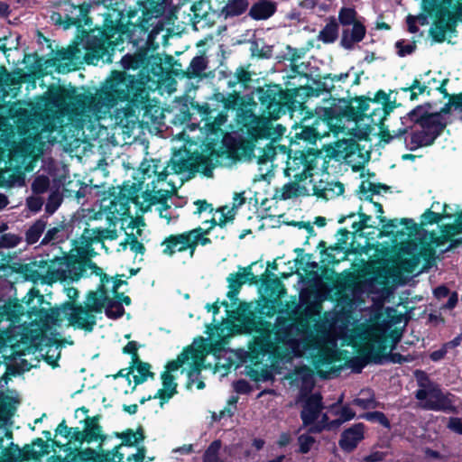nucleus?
Here are the masks:
<instances>
[{"mask_svg":"<svg viewBox=\"0 0 462 462\" xmlns=\"http://www.w3.org/2000/svg\"><path fill=\"white\" fill-rule=\"evenodd\" d=\"M251 80V73L243 68L237 69L234 78L228 81L229 87H235L237 83H241L244 86Z\"/></svg>","mask_w":462,"mask_h":462,"instance_id":"52","label":"nucleus"},{"mask_svg":"<svg viewBox=\"0 0 462 462\" xmlns=\"http://www.w3.org/2000/svg\"><path fill=\"white\" fill-rule=\"evenodd\" d=\"M328 330L324 323L315 322L313 327L308 321L291 323L283 327H275L273 330L261 332L254 337L250 348L252 365L246 367V374L256 383L274 380L275 375L291 379L301 383L304 388L313 384V370L303 364L307 358L320 374L334 371L333 363L323 370L316 367L314 355L310 354L318 333Z\"/></svg>","mask_w":462,"mask_h":462,"instance_id":"3","label":"nucleus"},{"mask_svg":"<svg viewBox=\"0 0 462 462\" xmlns=\"http://www.w3.org/2000/svg\"><path fill=\"white\" fill-rule=\"evenodd\" d=\"M60 10L64 12L67 25H65V29L69 28L71 25H79L80 26L81 22L85 20L87 17V14L88 12V6L84 5H76L74 4L69 3V1H65L60 5Z\"/></svg>","mask_w":462,"mask_h":462,"instance_id":"29","label":"nucleus"},{"mask_svg":"<svg viewBox=\"0 0 462 462\" xmlns=\"http://www.w3.org/2000/svg\"><path fill=\"white\" fill-rule=\"evenodd\" d=\"M138 3L143 8V14L151 15L147 19H143L140 25L134 26L147 32L146 24L149 23L152 29L147 33L146 45L150 48L156 49L159 47L160 42H157L158 36L162 34L161 42H165L168 37V31L164 32L162 18L164 14H173L177 9L182 5L181 0H138Z\"/></svg>","mask_w":462,"mask_h":462,"instance_id":"13","label":"nucleus"},{"mask_svg":"<svg viewBox=\"0 0 462 462\" xmlns=\"http://www.w3.org/2000/svg\"><path fill=\"white\" fill-rule=\"evenodd\" d=\"M85 430L80 431L79 428H69L65 421L60 422L56 429L55 440L58 445L67 447L64 450V457L58 456L49 459V462H75L77 452L83 442L100 443L103 440V433L97 417L88 418Z\"/></svg>","mask_w":462,"mask_h":462,"instance_id":"12","label":"nucleus"},{"mask_svg":"<svg viewBox=\"0 0 462 462\" xmlns=\"http://www.w3.org/2000/svg\"><path fill=\"white\" fill-rule=\"evenodd\" d=\"M149 98L143 102L133 104L130 109H120L116 111L115 118L116 123L122 127L133 129L136 125H160L163 123L164 115L158 104H153Z\"/></svg>","mask_w":462,"mask_h":462,"instance_id":"15","label":"nucleus"},{"mask_svg":"<svg viewBox=\"0 0 462 462\" xmlns=\"http://www.w3.org/2000/svg\"><path fill=\"white\" fill-rule=\"evenodd\" d=\"M355 416L356 412L348 405H345L341 408L337 423L340 424L342 422L348 421L354 419Z\"/></svg>","mask_w":462,"mask_h":462,"instance_id":"60","label":"nucleus"},{"mask_svg":"<svg viewBox=\"0 0 462 462\" xmlns=\"http://www.w3.org/2000/svg\"><path fill=\"white\" fill-rule=\"evenodd\" d=\"M143 438L144 437L142 430L133 431L132 430H129L126 432L122 433V443L118 447L121 449L131 447H138V445L143 441ZM143 458L144 451L143 448H137L135 453L127 454V462H143Z\"/></svg>","mask_w":462,"mask_h":462,"instance_id":"28","label":"nucleus"},{"mask_svg":"<svg viewBox=\"0 0 462 462\" xmlns=\"http://www.w3.org/2000/svg\"><path fill=\"white\" fill-rule=\"evenodd\" d=\"M421 225H430L433 223H443L447 222L445 219L441 217V213L438 211H431L430 209L427 210L421 216Z\"/></svg>","mask_w":462,"mask_h":462,"instance_id":"54","label":"nucleus"},{"mask_svg":"<svg viewBox=\"0 0 462 462\" xmlns=\"http://www.w3.org/2000/svg\"><path fill=\"white\" fill-rule=\"evenodd\" d=\"M338 35V25L333 19L328 22L324 28L319 32L318 39L324 43L334 42Z\"/></svg>","mask_w":462,"mask_h":462,"instance_id":"38","label":"nucleus"},{"mask_svg":"<svg viewBox=\"0 0 462 462\" xmlns=\"http://www.w3.org/2000/svg\"><path fill=\"white\" fill-rule=\"evenodd\" d=\"M322 263L332 264L340 262L346 258V253L339 246H330L322 254Z\"/></svg>","mask_w":462,"mask_h":462,"instance_id":"39","label":"nucleus"},{"mask_svg":"<svg viewBox=\"0 0 462 462\" xmlns=\"http://www.w3.org/2000/svg\"><path fill=\"white\" fill-rule=\"evenodd\" d=\"M234 388L236 392L239 393H246L250 390V386L248 383L245 380H238L234 383Z\"/></svg>","mask_w":462,"mask_h":462,"instance_id":"63","label":"nucleus"},{"mask_svg":"<svg viewBox=\"0 0 462 462\" xmlns=\"http://www.w3.org/2000/svg\"><path fill=\"white\" fill-rule=\"evenodd\" d=\"M151 374L150 365L146 363H140L135 371H134L133 377L136 383H141L144 382Z\"/></svg>","mask_w":462,"mask_h":462,"instance_id":"53","label":"nucleus"},{"mask_svg":"<svg viewBox=\"0 0 462 462\" xmlns=\"http://www.w3.org/2000/svg\"><path fill=\"white\" fill-rule=\"evenodd\" d=\"M359 221H353L352 223V229L353 233H357L364 229L365 227L369 226L368 221L371 219V217L365 214H360L358 216Z\"/></svg>","mask_w":462,"mask_h":462,"instance_id":"58","label":"nucleus"},{"mask_svg":"<svg viewBox=\"0 0 462 462\" xmlns=\"http://www.w3.org/2000/svg\"><path fill=\"white\" fill-rule=\"evenodd\" d=\"M220 448L221 442L219 440L213 441L204 454L203 462H223L218 457Z\"/></svg>","mask_w":462,"mask_h":462,"instance_id":"48","label":"nucleus"},{"mask_svg":"<svg viewBox=\"0 0 462 462\" xmlns=\"http://www.w3.org/2000/svg\"><path fill=\"white\" fill-rule=\"evenodd\" d=\"M329 130L328 123L320 118H316L311 125H304L300 134V137L310 143H315L318 138H322L328 134Z\"/></svg>","mask_w":462,"mask_h":462,"instance_id":"31","label":"nucleus"},{"mask_svg":"<svg viewBox=\"0 0 462 462\" xmlns=\"http://www.w3.org/2000/svg\"><path fill=\"white\" fill-rule=\"evenodd\" d=\"M416 392V398L420 406L427 411H453L455 410L452 396L444 393L438 386L434 384L422 385Z\"/></svg>","mask_w":462,"mask_h":462,"instance_id":"22","label":"nucleus"},{"mask_svg":"<svg viewBox=\"0 0 462 462\" xmlns=\"http://www.w3.org/2000/svg\"><path fill=\"white\" fill-rule=\"evenodd\" d=\"M8 447L0 443V462H24L39 460L44 455L50 453V444L42 439H37L32 445H26L23 449L19 448L12 441Z\"/></svg>","mask_w":462,"mask_h":462,"instance_id":"19","label":"nucleus"},{"mask_svg":"<svg viewBox=\"0 0 462 462\" xmlns=\"http://www.w3.org/2000/svg\"><path fill=\"white\" fill-rule=\"evenodd\" d=\"M237 117L253 140L267 139L272 142L265 148L257 149V153L254 152L258 164V173L255 174L254 180L269 181L273 176V162L279 155H282V159L286 156L284 145H273V143L285 134L286 128L281 124H275L272 118L255 116L251 109H241L237 113Z\"/></svg>","mask_w":462,"mask_h":462,"instance_id":"9","label":"nucleus"},{"mask_svg":"<svg viewBox=\"0 0 462 462\" xmlns=\"http://www.w3.org/2000/svg\"><path fill=\"white\" fill-rule=\"evenodd\" d=\"M207 68V60L203 56H196L192 59L187 74L189 77H198Z\"/></svg>","mask_w":462,"mask_h":462,"instance_id":"42","label":"nucleus"},{"mask_svg":"<svg viewBox=\"0 0 462 462\" xmlns=\"http://www.w3.org/2000/svg\"><path fill=\"white\" fill-rule=\"evenodd\" d=\"M46 228V221L43 219L37 220L33 225L30 226V228L26 232V241L28 244L36 243L43 231Z\"/></svg>","mask_w":462,"mask_h":462,"instance_id":"41","label":"nucleus"},{"mask_svg":"<svg viewBox=\"0 0 462 462\" xmlns=\"http://www.w3.org/2000/svg\"><path fill=\"white\" fill-rule=\"evenodd\" d=\"M422 8L427 14L408 15L406 18L408 30L411 33L418 32L416 23L427 25L430 15L439 23L462 21V0H422Z\"/></svg>","mask_w":462,"mask_h":462,"instance_id":"14","label":"nucleus"},{"mask_svg":"<svg viewBox=\"0 0 462 462\" xmlns=\"http://www.w3.org/2000/svg\"><path fill=\"white\" fill-rule=\"evenodd\" d=\"M248 6L247 0H229L224 7L226 16H236L243 14Z\"/></svg>","mask_w":462,"mask_h":462,"instance_id":"40","label":"nucleus"},{"mask_svg":"<svg viewBox=\"0 0 462 462\" xmlns=\"http://www.w3.org/2000/svg\"><path fill=\"white\" fill-rule=\"evenodd\" d=\"M360 393L361 395H364V397L356 398L353 401V403L364 410L374 409L375 407V400L371 391L362 390Z\"/></svg>","mask_w":462,"mask_h":462,"instance_id":"43","label":"nucleus"},{"mask_svg":"<svg viewBox=\"0 0 462 462\" xmlns=\"http://www.w3.org/2000/svg\"><path fill=\"white\" fill-rule=\"evenodd\" d=\"M327 163L328 162L321 155H305L301 152H295L293 155H287L284 173L290 179L306 178L309 180H314L325 175Z\"/></svg>","mask_w":462,"mask_h":462,"instance_id":"16","label":"nucleus"},{"mask_svg":"<svg viewBox=\"0 0 462 462\" xmlns=\"http://www.w3.org/2000/svg\"><path fill=\"white\" fill-rule=\"evenodd\" d=\"M227 323H223L219 328H217V336L226 338L232 335V328H230Z\"/></svg>","mask_w":462,"mask_h":462,"instance_id":"64","label":"nucleus"},{"mask_svg":"<svg viewBox=\"0 0 462 462\" xmlns=\"http://www.w3.org/2000/svg\"><path fill=\"white\" fill-rule=\"evenodd\" d=\"M365 32V27L362 23H355L351 29L343 30L340 41L341 46L346 50L353 49L356 43L364 39Z\"/></svg>","mask_w":462,"mask_h":462,"instance_id":"32","label":"nucleus"},{"mask_svg":"<svg viewBox=\"0 0 462 462\" xmlns=\"http://www.w3.org/2000/svg\"><path fill=\"white\" fill-rule=\"evenodd\" d=\"M124 20L120 11L110 10L106 15L103 30H93L87 35L83 43L85 54L82 55L78 47L59 51L52 60L55 69L59 73L69 72L76 68L81 58L92 64L99 60L111 62V55L118 46V42H123V36L129 31Z\"/></svg>","mask_w":462,"mask_h":462,"instance_id":"6","label":"nucleus"},{"mask_svg":"<svg viewBox=\"0 0 462 462\" xmlns=\"http://www.w3.org/2000/svg\"><path fill=\"white\" fill-rule=\"evenodd\" d=\"M298 443L300 447V452L306 454L308 453L315 443V439L310 434H302L298 438Z\"/></svg>","mask_w":462,"mask_h":462,"instance_id":"55","label":"nucleus"},{"mask_svg":"<svg viewBox=\"0 0 462 462\" xmlns=\"http://www.w3.org/2000/svg\"><path fill=\"white\" fill-rule=\"evenodd\" d=\"M395 48L397 51V54L400 57H405L407 55L411 54L415 51L416 44L414 42L400 40L396 42Z\"/></svg>","mask_w":462,"mask_h":462,"instance_id":"50","label":"nucleus"},{"mask_svg":"<svg viewBox=\"0 0 462 462\" xmlns=\"http://www.w3.org/2000/svg\"><path fill=\"white\" fill-rule=\"evenodd\" d=\"M364 425L357 423L344 430L339 440L340 448L346 452L354 450L364 439Z\"/></svg>","mask_w":462,"mask_h":462,"instance_id":"30","label":"nucleus"},{"mask_svg":"<svg viewBox=\"0 0 462 462\" xmlns=\"http://www.w3.org/2000/svg\"><path fill=\"white\" fill-rule=\"evenodd\" d=\"M328 426V417L326 414H322L320 421L310 427V430L312 432H319Z\"/></svg>","mask_w":462,"mask_h":462,"instance_id":"62","label":"nucleus"},{"mask_svg":"<svg viewBox=\"0 0 462 462\" xmlns=\"http://www.w3.org/2000/svg\"><path fill=\"white\" fill-rule=\"evenodd\" d=\"M58 308H53L50 310H44L42 309L39 312V319H40V325H39V333L36 336L32 337V340L37 344L36 342L37 337L40 336L42 337V339L39 343H42L44 340H47L46 342L47 346H50L51 347L52 346H55V349L53 350V353L51 354L52 349H49L46 355V361L49 365L55 367L57 365V360L60 357V339L59 337L60 336V329L62 328H68L67 326H58L56 324H52V322H49L47 319H45V314H49L54 310H56Z\"/></svg>","mask_w":462,"mask_h":462,"instance_id":"20","label":"nucleus"},{"mask_svg":"<svg viewBox=\"0 0 462 462\" xmlns=\"http://www.w3.org/2000/svg\"><path fill=\"white\" fill-rule=\"evenodd\" d=\"M244 203V199L236 196L234 198V203L232 207L225 206L220 208L213 216L212 221L222 226L233 221L236 214V208Z\"/></svg>","mask_w":462,"mask_h":462,"instance_id":"34","label":"nucleus"},{"mask_svg":"<svg viewBox=\"0 0 462 462\" xmlns=\"http://www.w3.org/2000/svg\"><path fill=\"white\" fill-rule=\"evenodd\" d=\"M379 186L370 181H363L359 190L360 199L367 200L369 205L374 208V210L378 213L377 217L385 232L395 236H411L416 230V224L412 219L402 218L399 220L394 218L387 221L382 217L383 212L382 205L377 202H372V196L379 193Z\"/></svg>","mask_w":462,"mask_h":462,"instance_id":"17","label":"nucleus"},{"mask_svg":"<svg viewBox=\"0 0 462 462\" xmlns=\"http://www.w3.org/2000/svg\"><path fill=\"white\" fill-rule=\"evenodd\" d=\"M311 181L306 178L304 179H291V181L284 184L281 189H276V199L286 200L295 199L301 196H310L311 190H314L311 186Z\"/></svg>","mask_w":462,"mask_h":462,"instance_id":"26","label":"nucleus"},{"mask_svg":"<svg viewBox=\"0 0 462 462\" xmlns=\"http://www.w3.org/2000/svg\"><path fill=\"white\" fill-rule=\"evenodd\" d=\"M439 74L428 71L417 77L410 87L403 88L402 91L409 93L411 100H416L419 95L427 93L430 95L431 90H439L448 96L444 88L447 79H438Z\"/></svg>","mask_w":462,"mask_h":462,"instance_id":"23","label":"nucleus"},{"mask_svg":"<svg viewBox=\"0 0 462 462\" xmlns=\"http://www.w3.org/2000/svg\"><path fill=\"white\" fill-rule=\"evenodd\" d=\"M263 103L267 104L268 109L275 110V106L281 103V97L275 93L273 89H267L261 97Z\"/></svg>","mask_w":462,"mask_h":462,"instance_id":"51","label":"nucleus"},{"mask_svg":"<svg viewBox=\"0 0 462 462\" xmlns=\"http://www.w3.org/2000/svg\"><path fill=\"white\" fill-rule=\"evenodd\" d=\"M328 170V168L326 169ZM328 173L325 171L324 176H319L318 179L311 181V186L314 190H311L310 195L322 198L326 200L333 199L344 193V186L339 181L328 180Z\"/></svg>","mask_w":462,"mask_h":462,"instance_id":"25","label":"nucleus"},{"mask_svg":"<svg viewBox=\"0 0 462 462\" xmlns=\"http://www.w3.org/2000/svg\"><path fill=\"white\" fill-rule=\"evenodd\" d=\"M139 69L136 79L125 72L113 71L95 96L73 90V100L60 111V116L54 120L51 129L40 133L39 139L47 138L49 143L67 142L69 134L70 137H74L85 128L96 130L99 127L100 119L105 118L118 101L128 102L127 111L133 104L143 103L147 99L143 65Z\"/></svg>","mask_w":462,"mask_h":462,"instance_id":"4","label":"nucleus"},{"mask_svg":"<svg viewBox=\"0 0 462 462\" xmlns=\"http://www.w3.org/2000/svg\"><path fill=\"white\" fill-rule=\"evenodd\" d=\"M26 205L31 211L38 212L43 205V199L38 195L32 196L27 199Z\"/></svg>","mask_w":462,"mask_h":462,"instance_id":"59","label":"nucleus"},{"mask_svg":"<svg viewBox=\"0 0 462 462\" xmlns=\"http://www.w3.org/2000/svg\"><path fill=\"white\" fill-rule=\"evenodd\" d=\"M61 202L62 194L60 191L58 189L51 190L45 206L46 212L49 214H53L60 206Z\"/></svg>","mask_w":462,"mask_h":462,"instance_id":"44","label":"nucleus"},{"mask_svg":"<svg viewBox=\"0 0 462 462\" xmlns=\"http://www.w3.org/2000/svg\"><path fill=\"white\" fill-rule=\"evenodd\" d=\"M61 233V228L60 227H53V228H51L47 231V233L45 234L42 241V244H50V243H56L60 240H61V237L60 236V234Z\"/></svg>","mask_w":462,"mask_h":462,"instance_id":"56","label":"nucleus"},{"mask_svg":"<svg viewBox=\"0 0 462 462\" xmlns=\"http://www.w3.org/2000/svg\"><path fill=\"white\" fill-rule=\"evenodd\" d=\"M396 277L378 273L367 281L373 304L355 312L345 323L336 325L333 329L322 330L314 339L315 346L310 354L314 355L316 367L323 370L337 359V345L351 346L358 353L347 365L360 373L369 363L381 364L389 347L388 330L395 324L396 310L384 309L383 302L391 297L397 283Z\"/></svg>","mask_w":462,"mask_h":462,"instance_id":"2","label":"nucleus"},{"mask_svg":"<svg viewBox=\"0 0 462 462\" xmlns=\"http://www.w3.org/2000/svg\"><path fill=\"white\" fill-rule=\"evenodd\" d=\"M25 177L21 171L6 169L0 171V187H12L24 185Z\"/></svg>","mask_w":462,"mask_h":462,"instance_id":"36","label":"nucleus"},{"mask_svg":"<svg viewBox=\"0 0 462 462\" xmlns=\"http://www.w3.org/2000/svg\"><path fill=\"white\" fill-rule=\"evenodd\" d=\"M448 427L452 431L462 434V420L459 418H450Z\"/></svg>","mask_w":462,"mask_h":462,"instance_id":"61","label":"nucleus"},{"mask_svg":"<svg viewBox=\"0 0 462 462\" xmlns=\"http://www.w3.org/2000/svg\"><path fill=\"white\" fill-rule=\"evenodd\" d=\"M452 112L462 113V94L450 97L448 103L439 113L427 114L422 106H417L402 117V124L405 128L399 129L393 135L389 132H383L382 140L389 143L390 140L406 134L410 128L411 133L404 139L409 150L414 151L430 145L448 123L446 116Z\"/></svg>","mask_w":462,"mask_h":462,"instance_id":"7","label":"nucleus"},{"mask_svg":"<svg viewBox=\"0 0 462 462\" xmlns=\"http://www.w3.org/2000/svg\"><path fill=\"white\" fill-rule=\"evenodd\" d=\"M189 10L192 13V20L196 22L197 19L206 17L208 13L213 9L209 0H189Z\"/></svg>","mask_w":462,"mask_h":462,"instance_id":"37","label":"nucleus"},{"mask_svg":"<svg viewBox=\"0 0 462 462\" xmlns=\"http://www.w3.org/2000/svg\"><path fill=\"white\" fill-rule=\"evenodd\" d=\"M19 403L17 394L14 393H2L0 396V443L4 439H12V432L6 428V424L16 411Z\"/></svg>","mask_w":462,"mask_h":462,"instance_id":"24","label":"nucleus"},{"mask_svg":"<svg viewBox=\"0 0 462 462\" xmlns=\"http://www.w3.org/2000/svg\"><path fill=\"white\" fill-rule=\"evenodd\" d=\"M208 243H210V240L208 237H203L202 229L195 228L189 232L172 235L165 238L162 244L163 247L162 253L171 256L176 252L189 250V256L192 257L199 244L205 245Z\"/></svg>","mask_w":462,"mask_h":462,"instance_id":"21","label":"nucleus"},{"mask_svg":"<svg viewBox=\"0 0 462 462\" xmlns=\"http://www.w3.org/2000/svg\"><path fill=\"white\" fill-rule=\"evenodd\" d=\"M121 450L117 446L112 451L98 455V462H124L125 453Z\"/></svg>","mask_w":462,"mask_h":462,"instance_id":"47","label":"nucleus"},{"mask_svg":"<svg viewBox=\"0 0 462 462\" xmlns=\"http://www.w3.org/2000/svg\"><path fill=\"white\" fill-rule=\"evenodd\" d=\"M213 168L212 160L202 155H190L184 147L173 153L166 167H162L157 160L145 161L140 166V172L143 180L152 179V189H148L156 199L176 191L177 187L172 180H166L169 175L187 173L189 176L195 172H202L205 176L211 177ZM149 186L148 183L147 188Z\"/></svg>","mask_w":462,"mask_h":462,"instance_id":"8","label":"nucleus"},{"mask_svg":"<svg viewBox=\"0 0 462 462\" xmlns=\"http://www.w3.org/2000/svg\"><path fill=\"white\" fill-rule=\"evenodd\" d=\"M125 69H138L143 65L144 85L147 93L156 89L171 94L175 91L176 80L164 71L162 60L158 55L149 54V51L138 52L134 55L126 54L121 60Z\"/></svg>","mask_w":462,"mask_h":462,"instance_id":"11","label":"nucleus"},{"mask_svg":"<svg viewBox=\"0 0 462 462\" xmlns=\"http://www.w3.org/2000/svg\"><path fill=\"white\" fill-rule=\"evenodd\" d=\"M118 237L117 231L110 228H86L82 236L74 242L70 256L56 257L47 262L40 261L33 264L30 278L34 283L51 284L55 282H74L81 277L96 274L100 277V286L97 291L89 292L85 306H74L71 302L62 304L45 319L58 326L74 327L92 331L96 325V313L105 309L106 315L111 319L121 317L124 312L122 302L116 298H110L106 290V282L109 279L103 274L102 269L90 261L95 255L93 244H101L104 247L105 239L115 240Z\"/></svg>","mask_w":462,"mask_h":462,"instance_id":"1","label":"nucleus"},{"mask_svg":"<svg viewBox=\"0 0 462 462\" xmlns=\"http://www.w3.org/2000/svg\"><path fill=\"white\" fill-rule=\"evenodd\" d=\"M106 207L109 214L112 215V218H119V220H121L122 227H125V225H126V229H132L131 233L125 232V241L122 243L121 245L124 246V248L129 246L135 254H143L144 253V246L137 240V235L141 236L142 232L139 227L141 221L139 219H134L133 217H124L129 212V199L115 198L110 200V205Z\"/></svg>","mask_w":462,"mask_h":462,"instance_id":"18","label":"nucleus"},{"mask_svg":"<svg viewBox=\"0 0 462 462\" xmlns=\"http://www.w3.org/2000/svg\"><path fill=\"white\" fill-rule=\"evenodd\" d=\"M322 409V397L319 393L309 396L304 401L300 413L303 424L306 426L314 424L320 417Z\"/></svg>","mask_w":462,"mask_h":462,"instance_id":"27","label":"nucleus"},{"mask_svg":"<svg viewBox=\"0 0 462 462\" xmlns=\"http://www.w3.org/2000/svg\"><path fill=\"white\" fill-rule=\"evenodd\" d=\"M430 210L440 212L441 217L447 221L439 226V233L430 234L428 246L409 244L402 247L395 263L392 267L381 268L378 271L379 275L387 273L398 279L395 283L403 282L411 274H418L428 266L437 248L449 242L446 248L440 249L443 252L462 243V212L458 214L451 206L440 202H434Z\"/></svg>","mask_w":462,"mask_h":462,"instance_id":"5","label":"nucleus"},{"mask_svg":"<svg viewBox=\"0 0 462 462\" xmlns=\"http://www.w3.org/2000/svg\"><path fill=\"white\" fill-rule=\"evenodd\" d=\"M254 276L251 272V266L246 268H239V272L236 273H231L227 277V282L229 284L230 291L227 296L233 300L238 291L240 286L247 281H253Z\"/></svg>","mask_w":462,"mask_h":462,"instance_id":"33","label":"nucleus"},{"mask_svg":"<svg viewBox=\"0 0 462 462\" xmlns=\"http://www.w3.org/2000/svg\"><path fill=\"white\" fill-rule=\"evenodd\" d=\"M50 187V179L44 175L37 176L32 183V190L34 195L43 194Z\"/></svg>","mask_w":462,"mask_h":462,"instance_id":"46","label":"nucleus"},{"mask_svg":"<svg viewBox=\"0 0 462 462\" xmlns=\"http://www.w3.org/2000/svg\"><path fill=\"white\" fill-rule=\"evenodd\" d=\"M208 354V344L201 338L195 340L189 347L178 356L177 360L168 363L166 365L167 370L162 374V388L155 395V398L162 400L161 406L168 402L176 393L177 383L171 373L179 368H182V372L187 374L191 383H198V389L205 387V383L199 380V376L203 368L211 367L212 365V363L206 362Z\"/></svg>","mask_w":462,"mask_h":462,"instance_id":"10","label":"nucleus"},{"mask_svg":"<svg viewBox=\"0 0 462 462\" xmlns=\"http://www.w3.org/2000/svg\"><path fill=\"white\" fill-rule=\"evenodd\" d=\"M159 216L166 220L167 224H170L172 220L178 217L177 210L171 206L161 204L156 208Z\"/></svg>","mask_w":462,"mask_h":462,"instance_id":"49","label":"nucleus"},{"mask_svg":"<svg viewBox=\"0 0 462 462\" xmlns=\"http://www.w3.org/2000/svg\"><path fill=\"white\" fill-rule=\"evenodd\" d=\"M362 417L366 419L367 420L378 421L380 424H382V425H383L385 427H389L388 419L381 411L367 412L365 415H363Z\"/></svg>","mask_w":462,"mask_h":462,"instance_id":"57","label":"nucleus"},{"mask_svg":"<svg viewBox=\"0 0 462 462\" xmlns=\"http://www.w3.org/2000/svg\"><path fill=\"white\" fill-rule=\"evenodd\" d=\"M356 12L355 9L350 7H342L338 14L339 23L344 25H354L355 23H360L359 21H356Z\"/></svg>","mask_w":462,"mask_h":462,"instance_id":"45","label":"nucleus"},{"mask_svg":"<svg viewBox=\"0 0 462 462\" xmlns=\"http://www.w3.org/2000/svg\"><path fill=\"white\" fill-rule=\"evenodd\" d=\"M276 11V3L273 0H258L249 11L250 16L254 20H266Z\"/></svg>","mask_w":462,"mask_h":462,"instance_id":"35","label":"nucleus"}]
</instances>
